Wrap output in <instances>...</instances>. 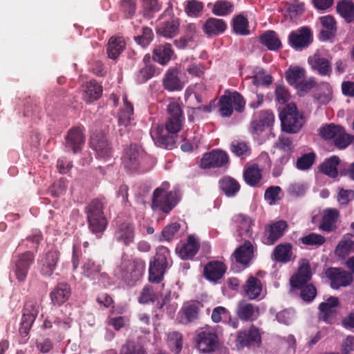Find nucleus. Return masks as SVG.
<instances>
[{
    "instance_id": "obj_41",
    "label": "nucleus",
    "mask_w": 354,
    "mask_h": 354,
    "mask_svg": "<svg viewBox=\"0 0 354 354\" xmlns=\"http://www.w3.org/2000/svg\"><path fill=\"white\" fill-rule=\"evenodd\" d=\"M339 216L338 211L335 209H326L323 215L320 223V229L324 232H330L335 229V224Z\"/></svg>"
},
{
    "instance_id": "obj_46",
    "label": "nucleus",
    "mask_w": 354,
    "mask_h": 354,
    "mask_svg": "<svg viewBox=\"0 0 354 354\" xmlns=\"http://www.w3.org/2000/svg\"><path fill=\"white\" fill-rule=\"evenodd\" d=\"M220 189L225 193L227 197H232L240 190V185L234 178L225 176L221 178L219 182Z\"/></svg>"
},
{
    "instance_id": "obj_62",
    "label": "nucleus",
    "mask_w": 354,
    "mask_h": 354,
    "mask_svg": "<svg viewBox=\"0 0 354 354\" xmlns=\"http://www.w3.org/2000/svg\"><path fill=\"white\" fill-rule=\"evenodd\" d=\"M180 229V225L178 223H173L167 225L162 229V234L159 240L160 241H171L176 237V235Z\"/></svg>"
},
{
    "instance_id": "obj_14",
    "label": "nucleus",
    "mask_w": 354,
    "mask_h": 354,
    "mask_svg": "<svg viewBox=\"0 0 354 354\" xmlns=\"http://www.w3.org/2000/svg\"><path fill=\"white\" fill-rule=\"evenodd\" d=\"M288 228L285 221L272 222L265 227L263 242L266 245H273L282 237Z\"/></svg>"
},
{
    "instance_id": "obj_35",
    "label": "nucleus",
    "mask_w": 354,
    "mask_h": 354,
    "mask_svg": "<svg viewBox=\"0 0 354 354\" xmlns=\"http://www.w3.org/2000/svg\"><path fill=\"white\" fill-rule=\"evenodd\" d=\"M203 29L208 36L218 35L225 31L227 24L221 19L210 17L205 22Z\"/></svg>"
},
{
    "instance_id": "obj_8",
    "label": "nucleus",
    "mask_w": 354,
    "mask_h": 354,
    "mask_svg": "<svg viewBox=\"0 0 354 354\" xmlns=\"http://www.w3.org/2000/svg\"><path fill=\"white\" fill-rule=\"evenodd\" d=\"M35 256L31 252L21 253L15 257L12 272L19 282L26 280L30 266L33 263Z\"/></svg>"
},
{
    "instance_id": "obj_23",
    "label": "nucleus",
    "mask_w": 354,
    "mask_h": 354,
    "mask_svg": "<svg viewBox=\"0 0 354 354\" xmlns=\"http://www.w3.org/2000/svg\"><path fill=\"white\" fill-rule=\"evenodd\" d=\"M273 147L282 153V156L279 160V162L282 165L286 164L295 150V145L292 139L289 137L281 135L274 143Z\"/></svg>"
},
{
    "instance_id": "obj_19",
    "label": "nucleus",
    "mask_w": 354,
    "mask_h": 354,
    "mask_svg": "<svg viewBox=\"0 0 354 354\" xmlns=\"http://www.w3.org/2000/svg\"><path fill=\"white\" fill-rule=\"evenodd\" d=\"M339 305V299L330 297L326 301L319 306V318L326 323H333L337 314V308Z\"/></svg>"
},
{
    "instance_id": "obj_29",
    "label": "nucleus",
    "mask_w": 354,
    "mask_h": 354,
    "mask_svg": "<svg viewBox=\"0 0 354 354\" xmlns=\"http://www.w3.org/2000/svg\"><path fill=\"white\" fill-rule=\"evenodd\" d=\"M82 274L91 279H94L99 275L106 277L105 273H101L102 266L90 257H84L81 266Z\"/></svg>"
},
{
    "instance_id": "obj_4",
    "label": "nucleus",
    "mask_w": 354,
    "mask_h": 354,
    "mask_svg": "<svg viewBox=\"0 0 354 354\" xmlns=\"http://www.w3.org/2000/svg\"><path fill=\"white\" fill-rule=\"evenodd\" d=\"M102 209L103 205L100 201H92L86 209L88 228L97 237L100 236L98 234L105 230L108 224Z\"/></svg>"
},
{
    "instance_id": "obj_27",
    "label": "nucleus",
    "mask_w": 354,
    "mask_h": 354,
    "mask_svg": "<svg viewBox=\"0 0 354 354\" xmlns=\"http://www.w3.org/2000/svg\"><path fill=\"white\" fill-rule=\"evenodd\" d=\"M226 266L221 261H214L209 262L204 268V275L207 279L212 282H217L224 275Z\"/></svg>"
},
{
    "instance_id": "obj_28",
    "label": "nucleus",
    "mask_w": 354,
    "mask_h": 354,
    "mask_svg": "<svg viewBox=\"0 0 354 354\" xmlns=\"http://www.w3.org/2000/svg\"><path fill=\"white\" fill-rule=\"evenodd\" d=\"M311 279L310 266L308 262H304L299 268L297 272L290 279V284L295 288L304 286Z\"/></svg>"
},
{
    "instance_id": "obj_21",
    "label": "nucleus",
    "mask_w": 354,
    "mask_h": 354,
    "mask_svg": "<svg viewBox=\"0 0 354 354\" xmlns=\"http://www.w3.org/2000/svg\"><path fill=\"white\" fill-rule=\"evenodd\" d=\"M59 259V252L56 249L48 252L40 260L41 274L45 277H50L54 272Z\"/></svg>"
},
{
    "instance_id": "obj_63",
    "label": "nucleus",
    "mask_w": 354,
    "mask_h": 354,
    "mask_svg": "<svg viewBox=\"0 0 354 354\" xmlns=\"http://www.w3.org/2000/svg\"><path fill=\"white\" fill-rule=\"evenodd\" d=\"M353 136L346 133L345 129L342 127L338 133L333 140L335 145L338 149H345L353 141Z\"/></svg>"
},
{
    "instance_id": "obj_5",
    "label": "nucleus",
    "mask_w": 354,
    "mask_h": 354,
    "mask_svg": "<svg viewBox=\"0 0 354 354\" xmlns=\"http://www.w3.org/2000/svg\"><path fill=\"white\" fill-rule=\"evenodd\" d=\"M196 344L201 353L214 352L218 346V337L215 329L208 326L201 328L197 332Z\"/></svg>"
},
{
    "instance_id": "obj_9",
    "label": "nucleus",
    "mask_w": 354,
    "mask_h": 354,
    "mask_svg": "<svg viewBox=\"0 0 354 354\" xmlns=\"http://www.w3.org/2000/svg\"><path fill=\"white\" fill-rule=\"evenodd\" d=\"M261 336L259 330L252 326L248 330H241L238 333L236 346L239 350L244 347H259Z\"/></svg>"
},
{
    "instance_id": "obj_22",
    "label": "nucleus",
    "mask_w": 354,
    "mask_h": 354,
    "mask_svg": "<svg viewBox=\"0 0 354 354\" xmlns=\"http://www.w3.org/2000/svg\"><path fill=\"white\" fill-rule=\"evenodd\" d=\"M91 147L99 158H107L112 155V147L107 138L102 134H95L91 137Z\"/></svg>"
},
{
    "instance_id": "obj_30",
    "label": "nucleus",
    "mask_w": 354,
    "mask_h": 354,
    "mask_svg": "<svg viewBox=\"0 0 354 354\" xmlns=\"http://www.w3.org/2000/svg\"><path fill=\"white\" fill-rule=\"evenodd\" d=\"M174 52L170 44L159 45L156 46L153 50L152 59L154 62L160 65H167L174 55Z\"/></svg>"
},
{
    "instance_id": "obj_11",
    "label": "nucleus",
    "mask_w": 354,
    "mask_h": 354,
    "mask_svg": "<svg viewBox=\"0 0 354 354\" xmlns=\"http://www.w3.org/2000/svg\"><path fill=\"white\" fill-rule=\"evenodd\" d=\"M230 225L236 230L237 236L243 239L252 237L254 221L250 216L243 214H235L231 219Z\"/></svg>"
},
{
    "instance_id": "obj_64",
    "label": "nucleus",
    "mask_w": 354,
    "mask_h": 354,
    "mask_svg": "<svg viewBox=\"0 0 354 354\" xmlns=\"http://www.w3.org/2000/svg\"><path fill=\"white\" fill-rule=\"evenodd\" d=\"M353 136L346 133L345 129L342 127L338 133L333 140L335 145L338 149H345L353 141Z\"/></svg>"
},
{
    "instance_id": "obj_3",
    "label": "nucleus",
    "mask_w": 354,
    "mask_h": 354,
    "mask_svg": "<svg viewBox=\"0 0 354 354\" xmlns=\"http://www.w3.org/2000/svg\"><path fill=\"white\" fill-rule=\"evenodd\" d=\"M149 158L141 146L131 143L124 148L122 160L127 169L136 171L142 168Z\"/></svg>"
},
{
    "instance_id": "obj_38",
    "label": "nucleus",
    "mask_w": 354,
    "mask_h": 354,
    "mask_svg": "<svg viewBox=\"0 0 354 354\" xmlns=\"http://www.w3.org/2000/svg\"><path fill=\"white\" fill-rule=\"evenodd\" d=\"M202 306L201 303L196 301H192L185 304L181 308L183 316L182 317V322L189 323L196 320L198 317V313Z\"/></svg>"
},
{
    "instance_id": "obj_58",
    "label": "nucleus",
    "mask_w": 354,
    "mask_h": 354,
    "mask_svg": "<svg viewBox=\"0 0 354 354\" xmlns=\"http://www.w3.org/2000/svg\"><path fill=\"white\" fill-rule=\"evenodd\" d=\"M204 8L202 1L198 0H188L185 2V12L189 17H198Z\"/></svg>"
},
{
    "instance_id": "obj_59",
    "label": "nucleus",
    "mask_w": 354,
    "mask_h": 354,
    "mask_svg": "<svg viewBox=\"0 0 354 354\" xmlns=\"http://www.w3.org/2000/svg\"><path fill=\"white\" fill-rule=\"evenodd\" d=\"M176 205L177 201H152L151 207L156 213L168 214Z\"/></svg>"
},
{
    "instance_id": "obj_40",
    "label": "nucleus",
    "mask_w": 354,
    "mask_h": 354,
    "mask_svg": "<svg viewBox=\"0 0 354 354\" xmlns=\"http://www.w3.org/2000/svg\"><path fill=\"white\" fill-rule=\"evenodd\" d=\"M259 41L261 44L266 46L270 50L277 51L282 46L278 35L274 30L266 31L260 35Z\"/></svg>"
},
{
    "instance_id": "obj_26",
    "label": "nucleus",
    "mask_w": 354,
    "mask_h": 354,
    "mask_svg": "<svg viewBox=\"0 0 354 354\" xmlns=\"http://www.w3.org/2000/svg\"><path fill=\"white\" fill-rule=\"evenodd\" d=\"M71 295L70 286L66 283H59L50 292V297L54 306H61L69 299Z\"/></svg>"
},
{
    "instance_id": "obj_24",
    "label": "nucleus",
    "mask_w": 354,
    "mask_h": 354,
    "mask_svg": "<svg viewBox=\"0 0 354 354\" xmlns=\"http://www.w3.org/2000/svg\"><path fill=\"white\" fill-rule=\"evenodd\" d=\"M259 308L257 306L245 301L239 302L236 315L240 319L245 322H254L259 317Z\"/></svg>"
},
{
    "instance_id": "obj_32",
    "label": "nucleus",
    "mask_w": 354,
    "mask_h": 354,
    "mask_svg": "<svg viewBox=\"0 0 354 354\" xmlns=\"http://www.w3.org/2000/svg\"><path fill=\"white\" fill-rule=\"evenodd\" d=\"M133 106L128 105L127 107L122 108L118 114V124L120 127L118 132L121 136H124L128 131L133 120Z\"/></svg>"
},
{
    "instance_id": "obj_54",
    "label": "nucleus",
    "mask_w": 354,
    "mask_h": 354,
    "mask_svg": "<svg viewBox=\"0 0 354 354\" xmlns=\"http://www.w3.org/2000/svg\"><path fill=\"white\" fill-rule=\"evenodd\" d=\"M333 97V90L328 83L322 84L320 90L314 94V98L319 103L326 104L328 103Z\"/></svg>"
},
{
    "instance_id": "obj_34",
    "label": "nucleus",
    "mask_w": 354,
    "mask_h": 354,
    "mask_svg": "<svg viewBox=\"0 0 354 354\" xmlns=\"http://www.w3.org/2000/svg\"><path fill=\"white\" fill-rule=\"evenodd\" d=\"M319 21L324 28L320 31V39L326 41L335 37L337 31L335 18L331 15L323 16L319 18Z\"/></svg>"
},
{
    "instance_id": "obj_31",
    "label": "nucleus",
    "mask_w": 354,
    "mask_h": 354,
    "mask_svg": "<svg viewBox=\"0 0 354 354\" xmlns=\"http://www.w3.org/2000/svg\"><path fill=\"white\" fill-rule=\"evenodd\" d=\"M180 20L175 16L163 21L157 29V34L166 38H172L179 32Z\"/></svg>"
},
{
    "instance_id": "obj_42",
    "label": "nucleus",
    "mask_w": 354,
    "mask_h": 354,
    "mask_svg": "<svg viewBox=\"0 0 354 354\" xmlns=\"http://www.w3.org/2000/svg\"><path fill=\"white\" fill-rule=\"evenodd\" d=\"M306 75V71L299 66H290L285 72L287 82L295 87Z\"/></svg>"
},
{
    "instance_id": "obj_61",
    "label": "nucleus",
    "mask_w": 354,
    "mask_h": 354,
    "mask_svg": "<svg viewBox=\"0 0 354 354\" xmlns=\"http://www.w3.org/2000/svg\"><path fill=\"white\" fill-rule=\"evenodd\" d=\"M154 35L151 28L144 26L142 28V35L134 37L135 41L145 48L153 41Z\"/></svg>"
},
{
    "instance_id": "obj_16",
    "label": "nucleus",
    "mask_w": 354,
    "mask_h": 354,
    "mask_svg": "<svg viewBox=\"0 0 354 354\" xmlns=\"http://www.w3.org/2000/svg\"><path fill=\"white\" fill-rule=\"evenodd\" d=\"M326 275L330 280L331 288L335 290L347 286L353 281L352 274L341 268H330L326 271Z\"/></svg>"
},
{
    "instance_id": "obj_10",
    "label": "nucleus",
    "mask_w": 354,
    "mask_h": 354,
    "mask_svg": "<svg viewBox=\"0 0 354 354\" xmlns=\"http://www.w3.org/2000/svg\"><path fill=\"white\" fill-rule=\"evenodd\" d=\"M274 122V115L270 110H263L254 115L250 123V133L259 136L266 129L270 128Z\"/></svg>"
},
{
    "instance_id": "obj_13",
    "label": "nucleus",
    "mask_w": 354,
    "mask_h": 354,
    "mask_svg": "<svg viewBox=\"0 0 354 354\" xmlns=\"http://www.w3.org/2000/svg\"><path fill=\"white\" fill-rule=\"evenodd\" d=\"M83 127L71 128L65 137V147L67 151H72L74 154L81 152L85 143Z\"/></svg>"
},
{
    "instance_id": "obj_37",
    "label": "nucleus",
    "mask_w": 354,
    "mask_h": 354,
    "mask_svg": "<svg viewBox=\"0 0 354 354\" xmlns=\"http://www.w3.org/2000/svg\"><path fill=\"white\" fill-rule=\"evenodd\" d=\"M126 47V41L122 37L112 36L107 44L106 51L108 57L116 59Z\"/></svg>"
},
{
    "instance_id": "obj_45",
    "label": "nucleus",
    "mask_w": 354,
    "mask_h": 354,
    "mask_svg": "<svg viewBox=\"0 0 354 354\" xmlns=\"http://www.w3.org/2000/svg\"><path fill=\"white\" fill-rule=\"evenodd\" d=\"M340 163V159L337 156H333L326 159L324 162L320 165V171L330 178H336L338 176L337 166Z\"/></svg>"
},
{
    "instance_id": "obj_50",
    "label": "nucleus",
    "mask_w": 354,
    "mask_h": 354,
    "mask_svg": "<svg viewBox=\"0 0 354 354\" xmlns=\"http://www.w3.org/2000/svg\"><path fill=\"white\" fill-rule=\"evenodd\" d=\"M161 7L158 0H141V8L145 18H153L160 10Z\"/></svg>"
},
{
    "instance_id": "obj_2",
    "label": "nucleus",
    "mask_w": 354,
    "mask_h": 354,
    "mask_svg": "<svg viewBox=\"0 0 354 354\" xmlns=\"http://www.w3.org/2000/svg\"><path fill=\"white\" fill-rule=\"evenodd\" d=\"M281 130L288 133H297L305 123L304 118L299 114L294 103L286 105L280 113Z\"/></svg>"
},
{
    "instance_id": "obj_48",
    "label": "nucleus",
    "mask_w": 354,
    "mask_h": 354,
    "mask_svg": "<svg viewBox=\"0 0 354 354\" xmlns=\"http://www.w3.org/2000/svg\"><path fill=\"white\" fill-rule=\"evenodd\" d=\"M232 26L233 31L236 35L246 36L250 33L249 30V21L243 14H239L234 17Z\"/></svg>"
},
{
    "instance_id": "obj_12",
    "label": "nucleus",
    "mask_w": 354,
    "mask_h": 354,
    "mask_svg": "<svg viewBox=\"0 0 354 354\" xmlns=\"http://www.w3.org/2000/svg\"><path fill=\"white\" fill-rule=\"evenodd\" d=\"M227 153L221 149L212 150L203 155L200 166L203 169L226 167L229 164Z\"/></svg>"
},
{
    "instance_id": "obj_52",
    "label": "nucleus",
    "mask_w": 354,
    "mask_h": 354,
    "mask_svg": "<svg viewBox=\"0 0 354 354\" xmlns=\"http://www.w3.org/2000/svg\"><path fill=\"white\" fill-rule=\"evenodd\" d=\"M131 261L127 257L122 256L120 263L114 270V275L118 279L127 280L130 278Z\"/></svg>"
},
{
    "instance_id": "obj_39",
    "label": "nucleus",
    "mask_w": 354,
    "mask_h": 354,
    "mask_svg": "<svg viewBox=\"0 0 354 354\" xmlns=\"http://www.w3.org/2000/svg\"><path fill=\"white\" fill-rule=\"evenodd\" d=\"M102 93V86L95 80L86 82L84 86L83 99L86 103L98 100Z\"/></svg>"
},
{
    "instance_id": "obj_6",
    "label": "nucleus",
    "mask_w": 354,
    "mask_h": 354,
    "mask_svg": "<svg viewBox=\"0 0 354 354\" xmlns=\"http://www.w3.org/2000/svg\"><path fill=\"white\" fill-rule=\"evenodd\" d=\"M313 41V32L308 26H303L292 31L288 35V44L296 50H302L307 48Z\"/></svg>"
},
{
    "instance_id": "obj_55",
    "label": "nucleus",
    "mask_w": 354,
    "mask_h": 354,
    "mask_svg": "<svg viewBox=\"0 0 354 354\" xmlns=\"http://www.w3.org/2000/svg\"><path fill=\"white\" fill-rule=\"evenodd\" d=\"M230 151L238 157H246L251 154L248 142L234 140L230 145Z\"/></svg>"
},
{
    "instance_id": "obj_33",
    "label": "nucleus",
    "mask_w": 354,
    "mask_h": 354,
    "mask_svg": "<svg viewBox=\"0 0 354 354\" xmlns=\"http://www.w3.org/2000/svg\"><path fill=\"white\" fill-rule=\"evenodd\" d=\"M181 192L178 187H173L170 189V184L168 182H163L159 187H157L153 193L152 199H180Z\"/></svg>"
},
{
    "instance_id": "obj_56",
    "label": "nucleus",
    "mask_w": 354,
    "mask_h": 354,
    "mask_svg": "<svg viewBox=\"0 0 354 354\" xmlns=\"http://www.w3.org/2000/svg\"><path fill=\"white\" fill-rule=\"evenodd\" d=\"M137 10L136 0H120V11L125 19H131Z\"/></svg>"
},
{
    "instance_id": "obj_51",
    "label": "nucleus",
    "mask_w": 354,
    "mask_h": 354,
    "mask_svg": "<svg viewBox=\"0 0 354 354\" xmlns=\"http://www.w3.org/2000/svg\"><path fill=\"white\" fill-rule=\"evenodd\" d=\"M234 4L227 0L216 1L212 8V13L216 16H227L234 12Z\"/></svg>"
},
{
    "instance_id": "obj_43",
    "label": "nucleus",
    "mask_w": 354,
    "mask_h": 354,
    "mask_svg": "<svg viewBox=\"0 0 354 354\" xmlns=\"http://www.w3.org/2000/svg\"><path fill=\"white\" fill-rule=\"evenodd\" d=\"M246 296L250 299H256L261 297L262 292L261 281L257 277H250L248 279L245 286Z\"/></svg>"
},
{
    "instance_id": "obj_20",
    "label": "nucleus",
    "mask_w": 354,
    "mask_h": 354,
    "mask_svg": "<svg viewBox=\"0 0 354 354\" xmlns=\"http://www.w3.org/2000/svg\"><path fill=\"white\" fill-rule=\"evenodd\" d=\"M199 248V241L194 235H189L185 243L177 245L176 252L182 259H192Z\"/></svg>"
},
{
    "instance_id": "obj_25",
    "label": "nucleus",
    "mask_w": 354,
    "mask_h": 354,
    "mask_svg": "<svg viewBox=\"0 0 354 354\" xmlns=\"http://www.w3.org/2000/svg\"><path fill=\"white\" fill-rule=\"evenodd\" d=\"M308 63L314 71L322 76H330L332 73L331 63L328 59L322 57L319 54L310 56Z\"/></svg>"
},
{
    "instance_id": "obj_57",
    "label": "nucleus",
    "mask_w": 354,
    "mask_h": 354,
    "mask_svg": "<svg viewBox=\"0 0 354 354\" xmlns=\"http://www.w3.org/2000/svg\"><path fill=\"white\" fill-rule=\"evenodd\" d=\"M167 344L171 351L178 354L183 346V336L178 332H171L167 336Z\"/></svg>"
},
{
    "instance_id": "obj_47",
    "label": "nucleus",
    "mask_w": 354,
    "mask_h": 354,
    "mask_svg": "<svg viewBox=\"0 0 354 354\" xmlns=\"http://www.w3.org/2000/svg\"><path fill=\"white\" fill-rule=\"evenodd\" d=\"M337 13L344 19L347 23H351L354 19V3L351 0H342L338 2L337 7Z\"/></svg>"
},
{
    "instance_id": "obj_60",
    "label": "nucleus",
    "mask_w": 354,
    "mask_h": 354,
    "mask_svg": "<svg viewBox=\"0 0 354 354\" xmlns=\"http://www.w3.org/2000/svg\"><path fill=\"white\" fill-rule=\"evenodd\" d=\"M316 155L314 152L303 154L299 157L296 162V167L299 170L309 169L314 164Z\"/></svg>"
},
{
    "instance_id": "obj_7",
    "label": "nucleus",
    "mask_w": 354,
    "mask_h": 354,
    "mask_svg": "<svg viewBox=\"0 0 354 354\" xmlns=\"http://www.w3.org/2000/svg\"><path fill=\"white\" fill-rule=\"evenodd\" d=\"M150 135L156 146L167 149L175 147L176 136L170 133L163 125L153 126L151 129Z\"/></svg>"
},
{
    "instance_id": "obj_17",
    "label": "nucleus",
    "mask_w": 354,
    "mask_h": 354,
    "mask_svg": "<svg viewBox=\"0 0 354 354\" xmlns=\"http://www.w3.org/2000/svg\"><path fill=\"white\" fill-rule=\"evenodd\" d=\"M256 251L257 248L253 243L250 241H245L243 245L234 250L232 257L236 262L244 267H248L254 258Z\"/></svg>"
},
{
    "instance_id": "obj_15",
    "label": "nucleus",
    "mask_w": 354,
    "mask_h": 354,
    "mask_svg": "<svg viewBox=\"0 0 354 354\" xmlns=\"http://www.w3.org/2000/svg\"><path fill=\"white\" fill-rule=\"evenodd\" d=\"M135 236V226L130 221H124L118 225L114 232V239L125 246L134 242Z\"/></svg>"
},
{
    "instance_id": "obj_53",
    "label": "nucleus",
    "mask_w": 354,
    "mask_h": 354,
    "mask_svg": "<svg viewBox=\"0 0 354 354\" xmlns=\"http://www.w3.org/2000/svg\"><path fill=\"white\" fill-rule=\"evenodd\" d=\"M40 310V304L37 301H28L23 310L22 317L35 322Z\"/></svg>"
},
{
    "instance_id": "obj_1",
    "label": "nucleus",
    "mask_w": 354,
    "mask_h": 354,
    "mask_svg": "<svg viewBox=\"0 0 354 354\" xmlns=\"http://www.w3.org/2000/svg\"><path fill=\"white\" fill-rule=\"evenodd\" d=\"M170 252L165 246H158L156 255L150 260L149 280L151 283H160L167 270L171 266Z\"/></svg>"
},
{
    "instance_id": "obj_49",
    "label": "nucleus",
    "mask_w": 354,
    "mask_h": 354,
    "mask_svg": "<svg viewBox=\"0 0 354 354\" xmlns=\"http://www.w3.org/2000/svg\"><path fill=\"white\" fill-rule=\"evenodd\" d=\"M261 172L262 170L259 167V165L254 164L244 171V180L249 185L255 186L262 178Z\"/></svg>"
},
{
    "instance_id": "obj_44",
    "label": "nucleus",
    "mask_w": 354,
    "mask_h": 354,
    "mask_svg": "<svg viewBox=\"0 0 354 354\" xmlns=\"http://www.w3.org/2000/svg\"><path fill=\"white\" fill-rule=\"evenodd\" d=\"M160 73V69L152 64H146L140 68L136 74V82L138 84L147 82L149 80Z\"/></svg>"
},
{
    "instance_id": "obj_36",
    "label": "nucleus",
    "mask_w": 354,
    "mask_h": 354,
    "mask_svg": "<svg viewBox=\"0 0 354 354\" xmlns=\"http://www.w3.org/2000/svg\"><path fill=\"white\" fill-rule=\"evenodd\" d=\"M292 256V245L290 243L277 245L272 252V258L276 261L283 263H286L291 261Z\"/></svg>"
},
{
    "instance_id": "obj_18",
    "label": "nucleus",
    "mask_w": 354,
    "mask_h": 354,
    "mask_svg": "<svg viewBox=\"0 0 354 354\" xmlns=\"http://www.w3.org/2000/svg\"><path fill=\"white\" fill-rule=\"evenodd\" d=\"M180 71L176 67L169 68L162 79V85L168 91H180L185 86V82L180 77Z\"/></svg>"
}]
</instances>
